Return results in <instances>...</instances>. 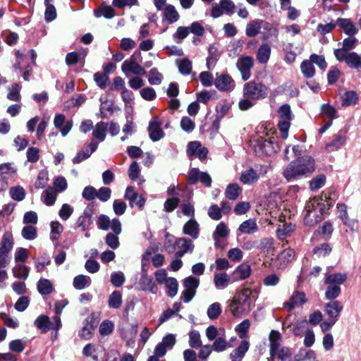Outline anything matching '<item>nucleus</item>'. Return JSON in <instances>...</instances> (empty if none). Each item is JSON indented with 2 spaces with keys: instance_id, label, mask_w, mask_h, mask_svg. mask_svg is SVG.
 I'll list each match as a JSON object with an SVG mask.
<instances>
[{
  "instance_id": "obj_54",
  "label": "nucleus",
  "mask_w": 361,
  "mask_h": 361,
  "mask_svg": "<svg viewBox=\"0 0 361 361\" xmlns=\"http://www.w3.org/2000/svg\"><path fill=\"white\" fill-rule=\"evenodd\" d=\"M189 33L190 30L188 27L180 26L176 29V32L173 35V37L176 43L180 44L188 37Z\"/></svg>"
},
{
  "instance_id": "obj_19",
  "label": "nucleus",
  "mask_w": 361,
  "mask_h": 361,
  "mask_svg": "<svg viewBox=\"0 0 361 361\" xmlns=\"http://www.w3.org/2000/svg\"><path fill=\"white\" fill-rule=\"evenodd\" d=\"M14 246V238L11 231L4 232L0 240V250L10 254Z\"/></svg>"
},
{
  "instance_id": "obj_51",
  "label": "nucleus",
  "mask_w": 361,
  "mask_h": 361,
  "mask_svg": "<svg viewBox=\"0 0 361 361\" xmlns=\"http://www.w3.org/2000/svg\"><path fill=\"white\" fill-rule=\"evenodd\" d=\"M29 257V250L24 247H18L14 253L16 264H23Z\"/></svg>"
},
{
  "instance_id": "obj_6",
  "label": "nucleus",
  "mask_w": 361,
  "mask_h": 361,
  "mask_svg": "<svg viewBox=\"0 0 361 361\" xmlns=\"http://www.w3.org/2000/svg\"><path fill=\"white\" fill-rule=\"evenodd\" d=\"M266 205L270 214L276 216L285 209L284 202L281 195L276 192H271L266 198Z\"/></svg>"
},
{
  "instance_id": "obj_21",
  "label": "nucleus",
  "mask_w": 361,
  "mask_h": 361,
  "mask_svg": "<svg viewBox=\"0 0 361 361\" xmlns=\"http://www.w3.org/2000/svg\"><path fill=\"white\" fill-rule=\"evenodd\" d=\"M54 126L59 128L63 136H66L71 130L73 123L71 121H65V116L63 114H57L54 120Z\"/></svg>"
},
{
  "instance_id": "obj_41",
  "label": "nucleus",
  "mask_w": 361,
  "mask_h": 361,
  "mask_svg": "<svg viewBox=\"0 0 361 361\" xmlns=\"http://www.w3.org/2000/svg\"><path fill=\"white\" fill-rule=\"evenodd\" d=\"M259 178L257 172L252 169L243 171L240 177V180L244 184H252Z\"/></svg>"
},
{
  "instance_id": "obj_33",
  "label": "nucleus",
  "mask_w": 361,
  "mask_h": 361,
  "mask_svg": "<svg viewBox=\"0 0 361 361\" xmlns=\"http://www.w3.org/2000/svg\"><path fill=\"white\" fill-rule=\"evenodd\" d=\"M214 283L218 290H223L230 283V277L224 272L216 274L214 276Z\"/></svg>"
},
{
  "instance_id": "obj_32",
  "label": "nucleus",
  "mask_w": 361,
  "mask_h": 361,
  "mask_svg": "<svg viewBox=\"0 0 361 361\" xmlns=\"http://www.w3.org/2000/svg\"><path fill=\"white\" fill-rule=\"evenodd\" d=\"M346 141L345 135L344 133H338L333 139L331 142L326 145V149L329 152H334L341 147Z\"/></svg>"
},
{
  "instance_id": "obj_7",
  "label": "nucleus",
  "mask_w": 361,
  "mask_h": 361,
  "mask_svg": "<svg viewBox=\"0 0 361 361\" xmlns=\"http://www.w3.org/2000/svg\"><path fill=\"white\" fill-rule=\"evenodd\" d=\"M235 8V4L231 0H220L219 4H213L211 9V16L214 18L221 16L224 13L232 15Z\"/></svg>"
},
{
  "instance_id": "obj_45",
  "label": "nucleus",
  "mask_w": 361,
  "mask_h": 361,
  "mask_svg": "<svg viewBox=\"0 0 361 361\" xmlns=\"http://www.w3.org/2000/svg\"><path fill=\"white\" fill-rule=\"evenodd\" d=\"M122 294L120 291L115 290L109 295L108 305L110 308L118 309L122 305Z\"/></svg>"
},
{
  "instance_id": "obj_20",
  "label": "nucleus",
  "mask_w": 361,
  "mask_h": 361,
  "mask_svg": "<svg viewBox=\"0 0 361 361\" xmlns=\"http://www.w3.org/2000/svg\"><path fill=\"white\" fill-rule=\"evenodd\" d=\"M264 20L255 19L249 22L245 28V34L249 37H254L259 34L261 29L264 28Z\"/></svg>"
},
{
  "instance_id": "obj_47",
  "label": "nucleus",
  "mask_w": 361,
  "mask_h": 361,
  "mask_svg": "<svg viewBox=\"0 0 361 361\" xmlns=\"http://www.w3.org/2000/svg\"><path fill=\"white\" fill-rule=\"evenodd\" d=\"M321 113L326 121H332L337 117L336 109L329 104H323L321 108Z\"/></svg>"
},
{
  "instance_id": "obj_48",
  "label": "nucleus",
  "mask_w": 361,
  "mask_h": 361,
  "mask_svg": "<svg viewBox=\"0 0 361 361\" xmlns=\"http://www.w3.org/2000/svg\"><path fill=\"white\" fill-rule=\"evenodd\" d=\"M241 192V188L236 183L229 184L226 189V196L232 200H235L238 198Z\"/></svg>"
},
{
  "instance_id": "obj_27",
  "label": "nucleus",
  "mask_w": 361,
  "mask_h": 361,
  "mask_svg": "<svg viewBox=\"0 0 361 361\" xmlns=\"http://www.w3.org/2000/svg\"><path fill=\"white\" fill-rule=\"evenodd\" d=\"M258 230V226L255 220L250 219L243 221L238 229V235L253 234Z\"/></svg>"
},
{
  "instance_id": "obj_64",
  "label": "nucleus",
  "mask_w": 361,
  "mask_h": 361,
  "mask_svg": "<svg viewBox=\"0 0 361 361\" xmlns=\"http://www.w3.org/2000/svg\"><path fill=\"white\" fill-rule=\"evenodd\" d=\"M207 316L211 319H215L219 317L221 313V307L219 303L214 302L210 305L207 309Z\"/></svg>"
},
{
  "instance_id": "obj_56",
  "label": "nucleus",
  "mask_w": 361,
  "mask_h": 361,
  "mask_svg": "<svg viewBox=\"0 0 361 361\" xmlns=\"http://www.w3.org/2000/svg\"><path fill=\"white\" fill-rule=\"evenodd\" d=\"M21 234L26 240H35L37 236V228L34 226H25L23 228Z\"/></svg>"
},
{
  "instance_id": "obj_10",
  "label": "nucleus",
  "mask_w": 361,
  "mask_h": 361,
  "mask_svg": "<svg viewBox=\"0 0 361 361\" xmlns=\"http://www.w3.org/2000/svg\"><path fill=\"white\" fill-rule=\"evenodd\" d=\"M254 66V60L252 56H242L237 62L236 66L240 72L243 80H248L251 76V69Z\"/></svg>"
},
{
  "instance_id": "obj_26",
  "label": "nucleus",
  "mask_w": 361,
  "mask_h": 361,
  "mask_svg": "<svg viewBox=\"0 0 361 361\" xmlns=\"http://www.w3.org/2000/svg\"><path fill=\"white\" fill-rule=\"evenodd\" d=\"M232 106V103L227 100L224 99L221 100L216 106L215 111H216V120L220 121L223 118H224L231 110Z\"/></svg>"
},
{
  "instance_id": "obj_36",
  "label": "nucleus",
  "mask_w": 361,
  "mask_h": 361,
  "mask_svg": "<svg viewBox=\"0 0 361 361\" xmlns=\"http://www.w3.org/2000/svg\"><path fill=\"white\" fill-rule=\"evenodd\" d=\"M16 171V168L11 163H4L0 165V176L2 180L13 177Z\"/></svg>"
},
{
  "instance_id": "obj_23",
  "label": "nucleus",
  "mask_w": 361,
  "mask_h": 361,
  "mask_svg": "<svg viewBox=\"0 0 361 361\" xmlns=\"http://www.w3.org/2000/svg\"><path fill=\"white\" fill-rule=\"evenodd\" d=\"M343 61H345L349 67L361 72V54L360 55L356 52H350L345 54V57L342 59Z\"/></svg>"
},
{
  "instance_id": "obj_44",
  "label": "nucleus",
  "mask_w": 361,
  "mask_h": 361,
  "mask_svg": "<svg viewBox=\"0 0 361 361\" xmlns=\"http://www.w3.org/2000/svg\"><path fill=\"white\" fill-rule=\"evenodd\" d=\"M347 274L344 273L329 274L326 277L325 283L336 284L340 287L347 280Z\"/></svg>"
},
{
  "instance_id": "obj_28",
  "label": "nucleus",
  "mask_w": 361,
  "mask_h": 361,
  "mask_svg": "<svg viewBox=\"0 0 361 361\" xmlns=\"http://www.w3.org/2000/svg\"><path fill=\"white\" fill-rule=\"evenodd\" d=\"M58 192L53 187L49 186L41 195V200L48 207L53 206L57 199Z\"/></svg>"
},
{
  "instance_id": "obj_22",
  "label": "nucleus",
  "mask_w": 361,
  "mask_h": 361,
  "mask_svg": "<svg viewBox=\"0 0 361 361\" xmlns=\"http://www.w3.org/2000/svg\"><path fill=\"white\" fill-rule=\"evenodd\" d=\"M343 310V305L338 301H333L328 302L325 306V312L328 314L329 319L337 321L340 313Z\"/></svg>"
},
{
  "instance_id": "obj_18",
  "label": "nucleus",
  "mask_w": 361,
  "mask_h": 361,
  "mask_svg": "<svg viewBox=\"0 0 361 361\" xmlns=\"http://www.w3.org/2000/svg\"><path fill=\"white\" fill-rule=\"evenodd\" d=\"M283 175L288 181H292L305 177L302 173L300 172V169L293 161L290 162L286 166L283 172Z\"/></svg>"
},
{
  "instance_id": "obj_55",
  "label": "nucleus",
  "mask_w": 361,
  "mask_h": 361,
  "mask_svg": "<svg viewBox=\"0 0 361 361\" xmlns=\"http://www.w3.org/2000/svg\"><path fill=\"white\" fill-rule=\"evenodd\" d=\"M114 15V8L109 6H101L97 10L94 11V16L97 18L104 16L106 18H111Z\"/></svg>"
},
{
  "instance_id": "obj_38",
  "label": "nucleus",
  "mask_w": 361,
  "mask_h": 361,
  "mask_svg": "<svg viewBox=\"0 0 361 361\" xmlns=\"http://www.w3.org/2000/svg\"><path fill=\"white\" fill-rule=\"evenodd\" d=\"M266 32L264 33L262 39L267 40L271 37L278 38L279 28L277 25L270 24L264 21V28Z\"/></svg>"
},
{
  "instance_id": "obj_3",
  "label": "nucleus",
  "mask_w": 361,
  "mask_h": 361,
  "mask_svg": "<svg viewBox=\"0 0 361 361\" xmlns=\"http://www.w3.org/2000/svg\"><path fill=\"white\" fill-rule=\"evenodd\" d=\"M277 115L279 117L278 128L280 130L281 137L286 140L288 137L290 121L294 118L290 105L287 104L281 105L277 110Z\"/></svg>"
},
{
  "instance_id": "obj_4",
  "label": "nucleus",
  "mask_w": 361,
  "mask_h": 361,
  "mask_svg": "<svg viewBox=\"0 0 361 361\" xmlns=\"http://www.w3.org/2000/svg\"><path fill=\"white\" fill-rule=\"evenodd\" d=\"M268 87L261 82L255 80L246 82L243 87V94L250 99H261L267 96Z\"/></svg>"
},
{
  "instance_id": "obj_42",
  "label": "nucleus",
  "mask_w": 361,
  "mask_h": 361,
  "mask_svg": "<svg viewBox=\"0 0 361 361\" xmlns=\"http://www.w3.org/2000/svg\"><path fill=\"white\" fill-rule=\"evenodd\" d=\"M295 258V251L293 249H286L282 251L278 257V259L281 262V267H286L289 262H292Z\"/></svg>"
},
{
  "instance_id": "obj_50",
  "label": "nucleus",
  "mask_w": 361,
  "mask_h": 361,
  "mask_svg": "<svg viewBox=\"0 0 361 361\" xmlns=\"http://www.w3.org/2000/svg\"><path fill=\"white\" fill-rule=\"evenodd\" d=\"M300 69L302 74L306 78H312L314 75V67L310 59L302 61L300 65Z\"/></svg>"
},
{
  "instance_id": "obj_30",
  "label": "nucleus",
  "mask_w": 361,
  "mask_h": 361,
  "mask_svg": "<svg viewBox=\"0 0 361 361\" xmlns=\"http://www.w3.org/2000/svg\"><path fill=\"white\" fill-rule=\"evenodd\" d=\"M108 128V123L100 121L97 123L92 130V135L94 138L102 142L105 140Z\"/></svg>"
},
{
  "instance_id": "obj_24",
  "label": "nucleus",
  "mask_w": 361,
  "mask_h": 361,
  "mask_svg": "<svg viewBox=\"0 0 361 361\" xmlns=\"http://www.w3.org/2000/svg\"><path fill=\"white\" fill-rule=\"evenodd\" d=\"M259 147L262 152L267 155H272L279 151L281 148L274 138L263 140L259 144Z\"/></svg>"
},
{
  "instance_id": "obj_58",
  "label": "nucleus",
  "mask_w": 361,
  "mask_h": 361,
  "mask_svg": "<svg viewBox=\"0 0 361 361\" xmlns=\"http://www.w3.org/2000/svg\"><path fill=\"white\" fill-rule=\"evenodd\" d=\"M74 208L69 204H63L59 211V216L63 221H67L73 214Z\"/></svg>"
},
{
  "instance_id": "obj_14",
  "label": "nucleus",
  "mask_w": 361,
  "mask_h": 361,
  "mask_svg": "<svg viewBox=\"0 0 361 361\" xmlns=\"http://www.w3.org/2000/svg\"><path fill=\"white\" fill-rule=\"evenodd\" d=\"M187 154L192 157H197L200 160H204L207 157L208 150L206 147H202L198 141L190 142L188 144Z\"/></svg>"
},
{
  "instance_id": "obj_5",
  "label": "nucleus",
  "mask_w": 361,
  "mask_h": 361,
  "mask_svg": "<svg viewBox=\"0 0 361 361\" xmlns=\"http://www.w3.org/2000/svg\"><path fill=\"white\" fill-rule=\"evenodd\" d=\"M137 56H140V53L134 52L129 59L123 62L121 70L126 76L130 75H144L146 73L145 68L137 62Z\"/></svg>"
},
{
  "instance_id": "obj_35",
  "label": "nucleus",
  "mask_w": 361,
  "mask_h": 361,
  "mask_svg": "<svg viewBox=\"0 0 361 361\" xmlns=\"http://www.w3.org/2000/svg\"><path fill=\"white\" fill-rule=\"evenodd\" d=\"M250 272L251 269L250 265L243 263L233 271V276L235 280H243L249 277Z\"/></svg>"
},
{
  "instance_id": "obj_8",
  "label": "nucleus",
  "mask_w": 361,
  "mask_h": 361,
  "mask_svg": "<svg viewBox=\"0 0 361 361\" xmlns=\"http://www.w3.org/2000/svg\"><path fill=\"white\" fill-rule=\"evenodd\" d=\"M293 161L305 177L312 174L315 171V161L310 155L298 157Z\"/></svg>"
},
{
  "instance_id": "obj_25",
  "label": "nucleus",
  "mask_w": 361,
  "mask_h": 361,
  "mask_svg": "<svg viewBox=\"0 0 361 361\" xmlns=\"http://www.w3.org/2000/svg\"><path fill=\"white\" fill-rule=\"evenodd\" d=\"M183 232L184 234L191 236L193 239H196L199 236L200 225L194 219H190L184 224Z\"/></svg>"
},
{
  "instance_id": "obj_1",
  "label": "nucleus",
  "mask_w": 361,
  "mask_h": 361,
  "mask_svg": "<svg viewBox=\"0 0 361 361\" xmlns=\"http://www.w3.org/2000/svg\"><path fill=\"white\" fill-rule=\"evenodd\" d=\"M330 197L328 194L322 192L319 197L310 200L305 206V224L307 226H314L324 219V214L331 207Z\"/></svg>"
},
{
  "instance_id": "obj_39",
  "label": "nucleus",
  "mask_w": 361,
  "mask_h": 361,
  "mask_svg": "<svg viewBox=\"0 0 361 361\" xmlns=\"http://www.w3.org/2000/svg\"><path fill=\"white\" fill-rule=\"evenodd\" d=\"M12 272L15 278L25 280L28 277L30 269L24 264H16Z\"/></svg>"
},
{
  "instance_id": "obj_43",
  "label": "nucleus",
  "mask_w": 361,
  "mask_h": 361,
  "mask_svg": "<svg viewBox=\"0 0 361 361\" xmlns=\"http://www.w3.org/2000/svg\"><path fill=\"white\" fill-rule=\"evenodd\" d=\"M176 63L178 68V71L181 74L188 75L192 71V62L186 58L178 59Z\"/></svg>"
},
{
  "instance_id": "obj_12",
  "label": "nucleus",
  "mask_w": 361,
  "mask_h": 361,
  "mask_svg": "<svg viewBox=\"0 0 361 361\" xmlns=\"http://www.w3.org/2000/svg\"><path fill=\"white\" fill-rule=\"evenodd\" d=\"M357 43V39L354 35H350L345 38L342 42V48L336 49L334 51L336 59L339 61H342V59L345 57V54H348V51L353 49L356 47Z\"/></svg>"
},
{
  "instance_id": "obj_31",
  "label": "nucleus",
  "mask_w": 361,
  "mask_h": 361,
  "mask_svg": "<svg viewBox=\"0 0 361 361\" xmlns=\"http://www.w3.org/2000/svg\"><path fill=\"white\" fill-rule=\"evenodd\" d=\"M164 20L172 24L177 22L180 18L179 13L173 5H167L164 9Z\"/></svg>"
},
{
  "instance_id": "obj_46",
  "label": "nucleus",
  "mask_w": 361,
  "mask_h": 361,
  "mask_svg": "<svg viewBox=\"0 0 361 361\" xmlns=\"http://www.w3.org/2000/svg\"><path fill=\"white\" fill-rule=\"evenodd\" d=\"M91 224V215L90 214L85 211L82 215H80L77 221L76 226L78 228H81L82 231H86L90 225Z\"/></svg>"
},
{
  "instance_id": "obj_34",
  "label": "nucleus",
  "mask_w": 361,
  "mask_h": 361,
  "mask_svg": "<svg viewBox=\"0 0 361 361\" xmlns=\"http://www.w3.org/2000/svg\"><path fill=\"white\" fill-rule=\"evenodd\" d=\"M249 343L247 341H243L238 347L231 354L233 361H241L245 353L249 349Z\"/></svg>"
},
{
  "instance_id": "obj_37",
  "label": "nucleus",
  "mask_w": 361,
  "mask_h": 361,
  "mask_svg": "<svg viewBox=\"0 0 361 361\" xmlns=\"http://www.w3.org/2000/svg\"><path fill=\"white\" fill-rule=\"evenodd\" d=\"M269 338L270 343V353H275L276 350H278L281 346V335L279 331L272 330L270 332Z\"/></svg>"
},
{
  "instance_id": "obj_9",
  "label": "nucleus",
  "mask_w": 361,
  "mask_h": 361,
  "mask_svg": "<svg viewBox=\"0 0 361 361\" xmlns=\"http://www.w3.org/2000/svg\"><path fill=\"white\" fill-rule=\"evenodd\" d=\"M215 87L221 92H230L235 87V82L228 74H216Z\"/></svg>"
},
{
  "instance_id": "obj_52",
  "label": "nucleus",
  "mask_w": 361,
  "mask_h": 361,
  "mask_svg": "<svg viewBox=\"0 0 361 361\" xmlns=\"http://www.w3.org/2000/svg\"><path fill=\"white\" fill-rule=\"evenodd\" d=\"M50 238L52 240H57L63 231V225L59 221H52L50 224Z\"/></svg>"
},
{
  "instance_id": "obj_16",
  "label": "nucleus",
  "mask_w": 361,
  "mask_h": 361,
  "mask_svg": "<svg viewBox=\"0 0 361 361\" xmlns=\"http://www.w3.org/2000/svg\"><path fill=\"white\" fill-rule=\"evenodd\" d=\"M178 250L176 252V257H181L186 252H192L194 249V245L191 240L185 238H180L175 240Z\"/></svg>"
},
{
  "instance_id": "obj_2",
  "label": "nucleus",
  "mask_w": 361,
  "mask_h": 361,
  "mask_svg": "<svg viewBox=\"0 0 361 361\" xmlns=\"http://www.w3.org/2000/svg\"><path fill=\"white\" fill-rule=\"evenodd\" d=\"M256 298L250 288H243L229 301L228 309L235 317L247 315L254 307Z\"/></svg>"
},
{
  "instance_id": "obj_60",
  "label": "nucleus",
  "mask_w": 361,
  "mask_h": 361,
  "mask_svg": "<svg viewBox=\"0 0 361 361\" xmlns=\"http://www.w3.org/2000/svg\"><path fill=\"white\" fill-rule=\"evenodd\" d=\"M166 287L168 289V295L170 297H174L178 292V281L175 278H168L166 281L164 283Z\"/></svg>"
},
{
  "instance_id": "obj_40",
  "label": "nucleus",
  "mask_w": 361,
  "mask_h": 361,
  "mask_svg": "<svg viewBox=\"0 0 361 361\" xmlns=\"http://www.w3.org/2000/svg\"><path fill=\"white\" fill-rule=\"evenodd\" d=\"M73 287L78 290H82L91 285V279L85 275H78L73 279Z\"/></svg>"
},
{
  "instance_id": "obj_29",
  "label": "nucleus",
  "mask_w": 361,
  "mask_h": 361,
  "mask_svg": "<svg viewBox=\"0 0 361 361\" xmlns=\"http://www.w3.org/2000/svg\"><path fill=\"white\" fill-rule=\"evenodd\" d=\"M271 51V47L268 44H262L259 47L256 55L257 61L262 64L267 63L270 59Z\"/></svg>"
},
{
  "instance_id": "obj_63",
  "label": "nucleus",
  "mask_w": 361,
  "mask_h": 361,
  "mask_svg": "<svg viewBox=\"0 0 361 361\" xmlns=\"http://www.w3.org/2000/svg\"><path fill=\"white\" fill-rule=\"evenodd\" d=\"M326 177L324 175H319L312 178L310 182V188L311 190L315 191L324 185Z\"/></svg>"
},
{
  "instance_id": "obj_57",
  "label": "nucleus",
  "mask_w": 361,
  "mask_h": 361,
  "mask_svg": "<svg viewBox=\"0 0 361 361\" xmlns=\"http://www.w3.org/2000/svg\"><path fill=\"white\" fill-rule=\"evenodd\" d=\"M328 285L325 292V296L328 300L336 298L341 293V288L336 284L326 283Z\"/></svg>"
},
{
  "instance_id": "obj_11",
  "label": "nucleus",
  "mask_w": 361,
  "mask_h": 361,
  "mask_svg": "<svg viewBox=\"0 0 361 361\" xmlns=\"http://www.w3.org/2000/svg\"><path fill=\"white\" fill-rule=\"evenodd\" d=\"M188 182L190 184H195L200 181L206 187H211L212 178L205 172L200 171L198 169H192L188 173Z\"/></svg>"
},
{
  "instance_id": "obj_61",
  "label": "nucleus",
  "mask_w": 361,
  "mask_h": 361,
  "mask_svg": "<svg viewBox=\"0 0 361 361\" xmlns=\"http://www.w3.org/2000/svg\"><path fill=\"white\" fill-rule=\"evenodd\" d=\"M49 318L47 316L41 315L35 321V325L43 332H47L49 329Z\"/></svg>"
},
{
  "instance_id": "obj_49",
  "label": "nucleus",
  "mask_w": 361,
  "mask_h": 361,
  "mask_svg": "<svg viewBox=\"0 0 361 361\" xmlns=\"http://www.w3.org/2000/svg\"><path fill=\"white\" fill-rule=\"evenodd\" d=\"M37 290L42 295H48L53 291V286L50 281L42 279L37 283Z\"/></svg>"
},
{
  "instance_id": "obj_62",
  "label": "nucleus",
  "mask_w": 361,
  "mask_h": 361,
  "mask_svg": "<svg viewBox=\"0 0 361 361\" xmlns=\"http://www.w3.org/2000/svg\"><path fill=\"white\" fill-rule=\"evenodd\" d=\"M9 193L11 198L16 201H22L25 197V190L21 186L11 188Z\"/></svg>"
},
{
  "instance_id": "obj_59",
  "label": "nucleus",
  "mask_w": 361,
  "mask_h": 361,
  "mask_svg": "<svg viewBox=\"0 0 361 361\" xmlns=\"http://www.w3.org/2000/svg\"><path fill=\"white\" fill-rule=\"evenodd\" d=\"M163 79V75L158 71L157 68H152L149 71L148 82L153 85H158L161 84Z\"/></svg>"
},
{
  "instance_id": "obj_13",
  "label": "nucleus",
  "mask_w": 361,
  "mask_h": 361,
  "mask_svg": "<svg viewBox=\"0 0 361 361\" xmlns=\"http://www.w3.org/2000/svg\"><path fill=\"white\" fill-rule=\"evenodd\" d=\"M161 121L157 116L153 117L150 121L148 131L149 137L152 141H158L164 137V133L161 128Z\"/></svg>"
},
{
  "instance_id": "obj_17",
  "label": "nucleus",
  "mask_w": 361,
  "mask_h": 361,
  "mask_svg": "<svg viewBox=\"0 0 361 361\" xmlns=\"http://www.w3.org/2000/svg\"><path fill=\"white\" fill-rule=\"evenodd\" d=\"M336 25L341 27L348 36L355 35L358 32V28L349 18H339L336 20Z\"/></svg>"
},
{
  "instance_id": "obj_53",
  "label": "nucleus",
  "mask_w": 361,
  "mask_h": 361,
  "mask_svg": "<svg viewBox=\"0 0 361 361\" xmlns=\"http://www.w3.org/2000/svg\"><path fill=\"white\" fill-rule=\"evenodd\" d=\"M229 234V229L228 226L223 222H221L216 226V228L213 233V238L214 240L217 241L219 238H226Z\"/></svg>"
},
{
  "instance_id": "obj_15",
  "label": "nucleus",
  "mask_w": 361,
  "mask_h": 361,
  "mask_svg": "<svg viewBox=\"0 0 361 361\" xmlns=\"http://www.w3.org/2000/svg\"><path fill=\"white\" fill-rule=\"evenodd\" d=\"M306 302V295L303 292L295 291L290 297L289 300L284 303V307L288 311H291L294 308L302 307Z\"/></svg>"
}]
</instances>
